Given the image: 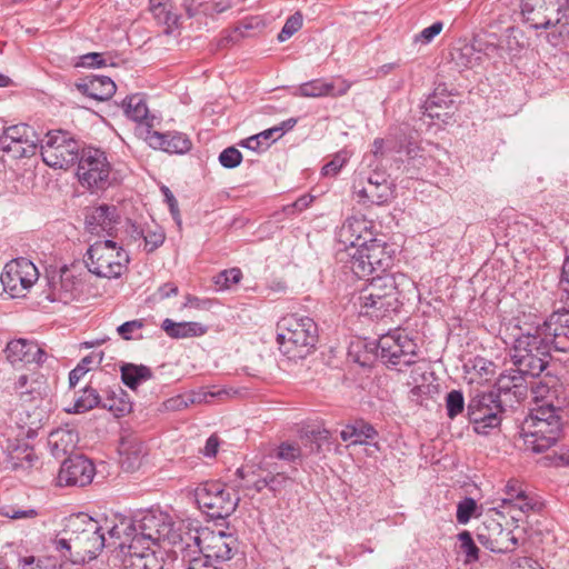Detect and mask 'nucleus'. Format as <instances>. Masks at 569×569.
Returning a JSON list of instances; mask_svg holds the SVG:
<instances>
[{
	"mask_svg": "<svg viewBox=\"0 0 569 569\" xmlns=\"http://www.w3.org/2000/svg\"><path fill=\"white\" fill-rule=\"evenodd\" d=\"M164 512L148 511L138 520L131 518L132 529L122 535L113 548L123 555L124 569H162L163 552L160 545L162 537H168Z\"/></svg>",
	"mask_w": 569,
	"mask_h": 569,
	"instance_id": "obj_1",
	"label": "nucleus"
},
{
	"mask_svg": "<svg viewBox=\"0 0 569 569\" xmlns=\"http://www.w3.org/2000/svg\"><path fill=\"white\" fill-rule=\"evenodd\" d=\"M73 551L77 560L84 562L97 558L104 547H113L122 535L132 529L131 518L112 515L101 520L78 515L69 521Z\"/></svg>",
	"mask_w": 569,
	"mask_h": 569,
	"instance_id": "obj_2",
	"label": "nucleus"
},
{
	"mask_svg": "<svg viewBox=\"0 0 569 569\" xmlns=\"http://www.w3.org/2000/svg\"><path fill=\"white\" fill-rule=\"evenodd\" d=\"M566 406V398L560 399L557 393L535 397L522 425V437L528 449L540 453L556 445L561 431L559 411Z\"/></svg>",
	"mask_w": 569,
	"mask_h": 569,
	"instance_id": "obj_3",
	"label": "nucleus"
},
{
	"mask_svg": "<svg viewBox=\"0 0 569 569\" xmlns=\"http://www.w3.org/2000/svg\"><path fill=\"white\" fill-rule=\"evenodd\" d=\"M513 329L512 360L520 370L532 377L542 372L550 357L551 339L539 322L518 319Z\"/></svg>",
	"mask_w": 569,
	"mask_h": 569,
	"instance_id": "obj_4",
	"label": "nucleus"
},
{
	"mask_svg": "<svg viewBox=\"0 0 569 569\" xmlns=\"http://www.w3.org/2000/svg\"><path fill=\"white\" fill-rule=\"evenodd\" d=\"M318 341V327L306 316L287 315L277 323V342L280 352L291 361L311 355Z\"/></svg>",
	"mask_w": 569,
	"mask_h": 569,
	"instance_id": "obj_5",
	"label": "nucleus"
},
{
	"mask_svg": "<svg viewBox=\"0 0 569 569\" xmlns=\"http://www.w3.org/2000/svg\"><path fill=\"white\" fill-rule=\"evenodd\" d=\"M520 9L532 28H556L560 37H569L568 0H521Z\"/></svg>",
	"mask_w": 569,
	"mask_h": 569,
	"instance_id": "obj_6",
	"label": "nucleus"
},
{
	"mask_svg": "<svg viewBox=\"0 0 569 569\" xmlns=\"http://www.w3.org/2000/svg\"><path fill=\"white\" fill-rule=\"evenodd\" d=\"M129 254L112 240L96 241L92 243L86 258L88 270L107 279H117L127 270Z\"/></svg>",
	"mask_w": 569,
	"mask_h": 569,
	"instance_id": "obj_7",
	"label": "nucleus"
},
{
	"mask_svg": "<svg viewBox=\"0 0 569 569\" xmlns=\"http://www.w3.org/2000/svg\"><path fill=\"white\" fill-rule=\"evenodd\" d=\"M199 509L211 519H224L232 515L240 501L239 496L220 481H206L194 489Z\"/></svg>",
	"mask_w": 569,
	"mask_h": 569,
	"instance_id": "obj_8",
	"label": "nucleus"
},
{
	"mask_svg": "<svg viewBox=\"0 0 569 569\" xmlns=\"http://www.w3.org/2000/svg\"><path fill=\"white\" fill-rule=\"evenodd\" d=\"M77 177L89 189L108 188L112 183L111 164L104 151L97 148L82 149L78 158Z\"/></svg>",
	"mask_w": 569,
	"mask_h": 569,
	"instance_id": "obj_9",
	"label": "nucleus"
},
{
	"mask_svg": "<svg viewBox=\"0 0 569 569\" xmlns=\"http://www.w3.org/2000/svg\"><path fill=\"white\" fill-rule=\"evenodd\" d=\"M43 162L56 169H68L80 156V144L62 130L48 132L41 142Z\"/></svg>",
	"mask_w": 569,
	"mask_h": 569,
	"instance_id": "obj_10",
	"label": "nucleus"
},
{
	"mask_svg": "<svg viewBox=\"0 0 569 569\" xmlns=\"http://www.w3.org/2000/svg\"><path fill=\"white\" fill-rule=\"evenodd\" d=\"M500 393H477L468 405V417L478 435H488L501 423Z\"/></svg>",
	"mask_w": 569,
	"mask_h": 569,
	"instance_id": "obj_11",
	"label": "nucleus"
},
{
	"mask_svg": "<svg viewBox=\"0 0 569 569\" xmlns=\"http://www.w3.org/2000/svg\"><path fill=\"white\" fill-rule=\"evenodd\" d=\"M378 356L389 366H410L418 358V345L405 331H395L380 337Z\"/></svg>",
	"mask_w": 569,
	"mask_h": 569,
	"instance_id": "obj_12",
	"label": "nucleus"
},
{
	"mask_svg": "<svg viewBox=\"0 0 569 569\" xmlns=\"http://www.w3.org/2000/svg\"><path fill=\"white\" fill-rule=\"evenodd\" d=\"M39 137L34 129L26 123L1 128L0 150L12 158L31 157L38 148Z\"/></svg>",
	"mask_w": 569,
	"mask_h": 569,
	"instance_id": "obj_13",
	"label": "nucleus"
},
{
	"mask_svg": "<svg viewBox=\"0 0 569 569\" xmlns=\"http://www.w3.org/2000/svg\"><path fill=\"white\" fill-rule=\"evenodd\" d=\"M353 194L359 203L383 204L388 202L393 194L391 183L388 177L382 172H372L363 174L359 172L353 183Z\"/></svg>",
	"mask_w": 569,
	"mask_h": 569,
	"instance_id": "obj_14",
	"label": "nucleus"
},
{
	"mask_svg": "<svg viewBox=\"0 0 569 569\" xmlns=\"http://www.w3.org/2000/svg\"><path fill=\"white\" fill-rule=\"evenodd\" d=\"M39 272L32 261L17 258L6 263L0 280L12 297L23 296L38 280Z\"/></svg>",
	"mask_w": 569,
	"mask_h": 569,
	"instance_id": "obj_15",
	"label": "nucleus"
},
{
	"mask_svg": "<svg viewBox=\"0 0 569 569\" xmlns=\"http://www.w3.org/2000/svg\"><path fill=\"white\" fill-rule=\"evenodd\" d=\"M478 542L492 552H511L518 546V539L512 530L503 528L501 522L486 516L476 529Z\"/></svg>",
	"mask_w": 569,
	"mask_h": 569,
	"instance_id": "obj_16",
	"label": "nucleus"
},
{
	"mask_svg": "<svg viewBox=\"0 0 569 569\" xmlns=\"http://www.w3.org/2000/svg\"><path fill=\"white\" fill-rule=\"evenodd\" d=\"M168 537H162L163 543L172 547H179L183 553V559L193 558L194 553L201 552L202 549V533L206 528L193 527L191 523L181 522L177 528L171 517L164 512Z\"/></svg>",
	"mask_w": 569,
	"mask_h": 569,
	"instance_id": "obj_17",
	"label": "nucleus"
},
{
	"mask_svg": "<svg viewBox=\"0 0 569 569\" xmlns=\"http://www.w3.org/2000/svg\"><path fill=\"white\" fill-rule=\"evenodd\" d=\"M96 473L94 466L91 460L83 456H73L63 460L57 476V485L79 486L89 485Z\"/></svg>",
	"mask_w": 569,
	"mask_h": 569,
	"instance_id": "obj_18",
	"label": "nucleus"
},
{
	"mask_svg": "<svg viewBox=\"0 0 569 569\" xmlns=\"http://www.w3.org/2000/svg\"><path fill=\"white\" fill-rule=\"evenodd\" d=\"M4 353L8 362L17 369H22L30 365L40 366L47 358L46 351L37 342L27 339L9 341Z\"/></svg>",
	"mask_w": 569,
	"mask_h": 569,
	"instance_id": "obj_19",
	"label": "nucleus"
},
{
	"mask_svg": "<svg viewBox=\"0 0 569 569\" xmlns=\"http://www.w3.org/2000/svg\"><path fill=\"white\" fill-rule=\"evenodd\" d=\"M202 535V549L197 557H203L209 562H223L232 558L236 541L231 536L209 528H206Z\"/></svg>",
	"mask_w": 569,
	"mask_h": 569,
	"instance_id": "obj_20",
	"label": "nucleus"
},
{
	"mask_svg": "<svg viewBox=\"0 0 569 569\" xmlns=\"http://www.w3.org/2000/svg\"><path fill=\"white\" fill-rule=\"evenodd\" d=\"M339 239L347 250L367 244L375 239L372 222L365 217H350L341 226Z\"/></svg>",
	"mask_w": 569,
	"mask_h": 569,
	"instance_id": "obj_21",
	"label": "nucleus"
},
{
	"mask_svg": "<svg viewBox=\"0 0 569 569\" xmlns=\"http://www.w3.org/2000/svg\"><path fill=\"white\" fill-rule=\"evenodd\" d=\"M143 139L153 149H159L168 153L182 154L188 152L192 143L187 134L181 132H167L150 130L147 128L143 132Z\"/></svg>",
	"mask_w": 569,
	"mask_h": 569,
	"instance_id": "obj_22",
	"label": "nucleus"
},
{
	"mask_svg": "<svg viewBox=\"0 0 569 569\" xmlns=\"http://www.w3.org/2000/svg\"><path fill=\"white\" fill-rule=\"evenodd\" d=\"M118 223L119 214L114 206L100 204L88 209L86 213V229L92 234L106 232L112 236Z\"/></svg>",
	"mask_w": 569,
	"mask_h": 569,
	"instance_id": "obj_23",
	"label": "nucleus"
},
{
	"mask_svg": "<svg viewBox=\"0 0 569 569\" xmlns=\"http://www.w3.org/2000/svg\"><path fill=\"white\" fill-rule=\"evenodd\" d=\"M118 451L121 468L128 472L138 470L147 456L144 442L132 433L121 437Z\"/></svg>",
	"mask_w": 569,
	"mask_h": 569,
	"instance_id": "obj_24",
	"label": "nucleus"
},
{
	"mask_svg": "<svg viewBox=\"0 0 569 569\" xmlns=\"http://www.w3.org/2000/svg\"><path fill=\"white\" fill-rule=\"evenodd\" d=\"M350 83L342 80L339 84L325 79H315L300 84L293 92L296 97L321 98V97H341L348 92Z\"/></svg>",
	"mask_w": 569,
	"mask_h": 569,
	"instance_id": "obj_25",
	"label": "nucleus"
},
{
	"mask_svg": "<svg viewBox=\"0 0 569 569\" xmlns=\"http://www.w3.org/2000/svg\"><path fill=\"white\" fill-rule=\"evenodd\" d=\"M74 86L80 93L99 101L111 98L117 90L112 79L106 76H90Z\"/></svg>",
	"mask_w": 569,
	"mask_h": 569,
	"instance_id": "obj_26",
	"label": "nucleus"
},
{
	"mask_svg": "<svg viewBox=\"0 0 569 569\" xmlns=\"http://www.w3.org/2000/svg\"><path fill=\"white\" fill-rule=\"evenodd\" d=\"M377 293L381 301V306L396 311L399 307V291L396 277L393 274H382L372 278L367 283Z\"/></svg>",
	"mask_w": 569,
	"mask_h": 569,
	"instance_id": "obj_27",
	"label": "nucleus"
},
{
	"mask_svg": "<svg viewBox=\"0 0 569 569\" xmlns=\"http://www.w3.org/2000/svg\"><path fill=\"white\" fill-rule=\"evenodd\" d=\"M380 301L381 298L367 283L352 296L353 306L359 313L371 318H382L392 311L381 306Z\"/></svg>",
	"mask_w": 569,
	"mask_h": 569,
	"instance_id": "obj_28",
	"label": "nucleus"
},
{
	"mask_svg": "<svg viewBox=\"0 0 569 569\" xmlns=\"http://www.w3.org/2000/svg\"><path fill=\"white\" fill-rule=\"evenodd\" d=\"M362 252L368 262H370L371 273L375 271H386L392 263V258L387 251L386 244L376 238L367 244H362Z\"/></svg>",
	"mask_w": 569,
	"mask_h": 569,
	"instance_id": "obj_29",
	"label": "nucleus"
},
{
	"mask_svg": "<svg viewBox=\"0 0 569 569\" xmlns=\"http://www.w3.org/2000/svg\"><path fill=\"white\" fill-rule=\"evenodd\" d=\"M453 100L446 88L438 87L432 94L428 97L423 104V113L430 119L447 122L450 112H437V109H452Z\"/></svg>",
	"mask_w": 569,
	"mask_h": 569,
	"instance_id": "obj_30",
	"label": "nucleus"
},
{
	"mask_svg": "<svg viewBox=\"0 0 569 569\" xmlns=\"http://www.w3.org/2000/svg\"><path fill=\"white\" fill-rule=\"evenodd\" d=\"M78 442V435L69 429H57L50 432L48 437V447L51 455L60 458L71 453Z\"/></svg>",
	"mask_w": 569,
	"mask_h": 569,
	"instance_id": "obj_31",
	"label": "nucleus"
},
{
	"mask_svg": "<svg viewBox=\"0 0 569 569\" xmlns=\"http://www.w3.org/2000/svg\"><path fill=\"white\" fill-rule=\"evenodd\" d=\"M50 287L51 292L49 298L51 301H61L63 303L71 301L78 291L77 283L71 278V276L67 274L66 272L59 274L58 280L52 277L50 280Z\"/></svg>",
	"mask_w": 569,
	"mask_h": 569,
	"instance_id": "obj_32",
	"label": "nucleus"
},
{
	"mask_svg": "<svg viewBox=\"0 0 569 569\" xmlns=\"http://www.w3.org/2000/svg\"><path fill=\"white\" fill-rule=\"evenodd\" d=\"M378 436L377 430L372 425L358 420L352 425H347L346 428L340 432V437L343 441L352 440V445H365L367 440L375 439Z\"/></svg>",
	"mask_w": 569,
	"mask_h": 569,
	"instance_id": "obj_33",
	"label": "nucleus"
},
{
	"mask_svg": "<svg viewBox=\"0 0 569 569\" xmlns=\"http://www.w3.org/2000/svg\"><path fill=\"white\" fill-rule=\"evenodd\" d=\"M161 328L174 339L199 337L206 333V328L199 322H174L171 319H164Z\"/></svg>",
	"mask_w": 569,
	"mask_h": 569,
	"instance_id": "obj_34",
	"label": "nucleus"
},
{
	"mask_svg": "<svg viewBox=\"0 0 569 569\" xmlns=\"http://www.w3.org/2000/svg\"><path fill=\"white\" fill-rule=\"evenodd\" d=\"M99 407L110 411L114 417H121L132 410L128 393H99Z\"/></svg>",
	"mask_w": 569,
	"mask_h": 569,
	"instance_id": "obj_35",
	"label": "nucleus"
},
{
	"mask_svg": "<svg viewBox=\"0 0 569 569\" xmlns=\"http://www.w3.org/2000/svg\"><path fill=\"white\" fill-rule=\"evenodd\" d=\"M297 124L296 118H290L283 121L280 126L267 129L258 134L249 137L248 139L241 142V146L248 148L250 150H258L260 146V138L272 139L276 141L279 139L286 131L291 130Z\"/></svg>",
	"mask_w": 569,
	"mask_h": 569,
	"instance_id": "obj_36",
	"label": "nucleus"
},
{
	"mask_svg": "<svg viewBox=\"0 0 569 569\" xmlns=\"http://www.w3.org/2000/svg\"><path fill=\"white\" fill-rule=\"evenodd\" d=\"M152 378V371L143 365L126 363L121 367L122 382L130 389L138 388L141 383Z\"/></svg>",
	"mask_w": 569,
	"mask_h": 569,
	"instance_id": "obj_37",
	"label": "nucleus"
},
{
	"mask_svg": "<svg viewBox=\"0 0 569 569\" xmlns=\"http://www.w3.org/2000/svg\"><path fill=\"white\" fill-rule=\"evenodd\" d=\"M540 506L538 499L527 492L505 509L508 511L511 519L518 522L522 520V516L527 517L530 512L539 510Z\"/></svg>",
	"mask_w": 569,
	"mask_h": 569,
	"instance_id": "obj_38",
	"label": "nucleus"
},
{
	"mask_svg": "<svg viewBox=\"0 0 569 569\" xmlns=\"http://www.w3.org/2000/svg\"><path fill=\"white\" fill-rule=\"evenodd\" d=\"M207 393H176L162 402V410L168 412L180 411L191 405L206 401Z\"/></svg>",
	"mask_w": 569,
	"mask_h": 569,
	"instance_id": "obj_39",
	"label": "nucleus"
},
{
	"mask_svg": "<svg viewBox=\"0 0 569 569\" xmlns=\"http://www.w3.org/2000/svg\"><path fill=\"white\" fill-rule=\"evenodd\" d=\"M122 108L124 114L136 122L147 121L148 119L149 110L146 100L139 93L127 97L122 102Z\"/></svg>",
	"mask_w": 569,
	"mask_h": 569,
	"instance_id": "obj_40",
	"label": "nucleus"
},
{
	"mask_svg": "<svg viewBox=\"0 0 569 569\" xmlns=\"http://www.w3.org/2000/svg\"><path fill=\"white\" fill-rule=\"evenodd\" d=\"M169 0H150V11L153 18L167 27L166 32H171L178 26L179 17L168 9Z\"/></svg>",
	"mask_w": 569,
	"mask_h": 569,
	"instance_id": "obj_41",
	"label": "nucleus"
},
{
	"mask_svg": "<svg viewBox=\"0 0 569 569\" xmlns=\"http://www.w3.org/2000/svg\"><path fill=\"white\" fill-rule=\"evenodd\" d=\"M540 325L549 339H553V333L562 336L569 332V311L553 312Z\"/></svg>",
	"mask_w": 569,
	"mask_h": 569,
	"instance_id": "obj_42",
	"label": "nucleus"
},
{
	"mask_svg": "<svg viewBox=\"0 0 569 569\" xmlns=\"http://www.w3.org/2000/svg\"><path fill=\"white\" fill-rule=\"evenodd\" d=\"M348 268L358 278H363L371 274L370 262L365 258L361 247H353L348 249Z\"/></svg>",
	"mask_w": 569,
	"mask_h": 569,
	"instance_id": "obj_43",
	"label": "nucleus"
},
{
	"mask_svg": "<svg viewBox=\"0 0 569 569\" xmlns=\"http://www.w3.org/2000/svg\"><path fill=\"white\" fill-rule=\"evenodd\" d=\"M412 380L415 386L411 391H439L440 389V385L431 371L417 368L412 371Z\"/></svg>",
	"mask_w": 569,
	"mask_h": 569,
	"instance_id": "obj_44",
	"label": "nucleus"
},
{
	"mask_svg": "<svg viewBox=\"0 0 569 569\" xmlns=\"http://www.w3.org/2000/svg\"><path fill=\"white\" fill-rule=\"evenodd\" d=\"M455 59L458 66L472 69L481 63L482 57L475 44H465L459 49Z\"/></svg>",
	"mask_w": 569,
	"mask_h": 569,
	"instance_id": "obj_45",
	"label": "nucleus"
},
{
	"mask_svg": "<svg viewBox=\"0 0 569 569\" xmlns=\"http://www.w3.org/2000/svg\"><path fill=\"white\" fill-rule=\"evenodd\" d=\"M94 407H99V393H82L74 400L72 407H68L64 410L68 413H83Z\"/></svg>",
	"mask_w": 569,
	"mask_h": 569,
	"instance_id": "obj_46",
	"label": "nucleus"
},
{
	"mask_svg": "<svg viewBox=\"0 0 569 569\" xmlns=\"http://www.w3.org/2000/svg\"><path fill=\"white\" fill-rule=\"evenodd\" d=\"M242 278V272L239 268H231L223 270L213 277V282L219 290L230 289L232 284L238 283Z\"/></svg>",
	"mask_w": 569,
	"mask_h": 569,
	"instance_id": "obj_47",
	"label": "nucleus"
},
{
	"mask_svg": "<svg viewBox=\"0 0 569 569\" xmlns=\"http://www.w3.org/2000/svg\"><path fill=\"white\" fill-rule=\"evenodd\" d=\"M527 491L523 489V486L518 480L511 479L505 486V497L500 499L501 503L500 508H507L515 500L522 497Z\"/></svg>",
	"mask_w": 569,
	"mask_h": 569,
	"instance_id": "obj_48",
	"label": "nucleus"
},
{
	"mask_svg": "<svg viewBox=\"0 0 569 569\" xmlns=\"http://www.w3.org/2000/svg\"><path fill=\"white\" fill-rule=\"evenodd\" d=\"M303 17L300 12H296L290 16L282 27L281 31L278 34V40L280 42L287 41L291 38L297 31H299L302 27Z\"/></svg>",
	"mask_w": 569,
	"mask_h": 569,
	"instance_id": "obj_49",
	"label": "nucleus"
},
{
	"mask_svg": "<svg viewBox=\"0 0 569 569\" xmlns=\"http://www.w3.org/2000/svg\"><path fill=\"white\" fill-rule=\"evenodd\" d=\"M254 472H247L244 468H238L236 471V476L240 480H246V488H253L256 491L260 492L264 488H269V476L268 473L263 477H259L257 479H250V476H253Z\"/></svg>",
	"mask_w": 569,
	"mask_h": 569,
	"instance_id": "obj_50",
	"label": "nucleus"
},
{
	"mask_svg": "<svg viewBox=\"0 0 569 569\" xmlns=\"http://www.w3.org/2000/svg\"><path fill=\"white\" fill-rule=\"evenodd\" d=\"M144 236V230L139 228V226L127 221L126 229L123 231V236L121 237V241L126 246L137 244L139 248L142 246V238Z\"/></svg>",
	"mask_w": 569,
	"mask_h": 569,
	"instance_id": "obj_51",
	"label": "nucleus"
},
{
	"mask_svg": "<svg viewBox=\"0 0 569 569\" xmlns=\"http://www.w3.org/2000/svg\"><path fill=\"white\" fill-rule=\"evenodd\" d=\"M302 456L301 449L298 445L282 442L276 452V457L280 460L295 462L300 460Z\"/></svg>",
	"mask_w": 569,
	"mask_h": 569,
	"instance_id": "obj_52",
	"label": "nucleus"
},
{
	"mask_svg": "<svg viewBox=\"0 0 569 569\" xmlns=\"http://www.w3.org/2000/svg\"><path fill=\"white\" fill-rule=\"evenodd\" d=\"M477 503L472 498H465L457 506V521L461 525H466L471 519L476 511Z\"/></svg>",
	"mask_w": 569,
	"mask_h": 569,
	"instance_id": "obj_53",
	"label": "nucleus"
},
{
	"mask_svg": "<svg viewBox=\"0 0 569 569\" xmlns=\"http://www.w3.org/2000/svg\"><path fill=\"white\" fill-rule=\"evenodd\" d=\"M164 241V233L160 228L154 230L144 231V236L142 238L143 249L148 252L156 250L160 247Z\"/></svg>",
	"mask_w": 569,
	"mask_h": 569,
	"instance_id": "obj_54",
	"label": "nucleus"
},
{
	"mask_svg": "<svg viewBox=\"0 0 569 569\" xmlns=\"http://www.w3.org/2000/svg\"><path fill=\"white\" fill-rule=\"evenodd\" d=\"M242 161L241 152L234 148L229 147L224 149L219 156V162L222 167L232 169L238 167Z\"/></svg>",
	"mask_w": 569,
	"mask_h": 569,
	"instance_id": "obj_55",
	"label": "nucleus"
},
{
	"mask_svg": "<svg viewBox=\"0 0 569 569\" xmlns=\"http://www.w3.org/2000/svg\"><path fill=\"white\" fill-rule=\"evenodd\" d=\"M447 412L450 419H453L463 411L465 400L462 393H448L446 399Z\"/></svg>",
	"mask_w": 569,
	"mask_h": 569,
	"instance_id": "obj_56",
	"label": "nucleus"
},
{
	"mask_svg": "<svg viewBox=\"0 0 569 569\" xmlns=\"http://www.w3.org/2000/svg\"><path fill=\"white\" fill-rule=\"evenodd\" d=\"M442 29L443 23L441 21H437L416 34L415 42L428 44L442 31Z\"/></svg>",
	"mask_w": 569,
	"mask_h": 569,
	"instance_id": "obj_57",
	"label": "nucleus"
},
{
	"mask_svg": "<svg viewBox=\"0 0 569 569\" xmlns=\"http://www.w3.org/2000/svg\"><path fill=\"white\" fill-rule=\"evenodd\" d=\"M460 547L469 560H478L479 549L472 540L470 532L459 533Z\"/></svg>",
	"mask_w": 569,
	"mask_h": 569,
	"instance_id": "obj_58",
	"label": "nucleus"
},
{
	"mask_svg": "<svg viewBox=\"0 0 569 569\" xmlns=\"http://www.w3.org/2000/svg\"><path fill=\"white\" fill-rule=\"evenodd\" d=\"M348 161V154L347 152H339L337 153L331 161H329L326 166L322 168V174L323 176H336L340 169L346 164Z\"/></svg>",
	"mask_w": 569,
	"mask_h": 569,
	"instance_id": "obj_59",
	"label": "nucleus"
},
{
	"mask_svg": "<svg viewBox=\"0 0 569 569\" xmlns=\"http://www.w3.org/2000/svg\"><path fill=\"white\" fill-rule=\"evenodd\" d=\"M212 305V300L207 298H199L197 296L187 295L182 308H191L197 310H208Z\"/></svg>",
	"mask_w": 569,
	"mask_h": 569,
	"instance_id": "obj_60",
	"label": "nucleus"
},
{
	"mask_svg": "<svg viewBox=\"0 0 569 569\" xmlns=\"http://www.w3.org/2000/svg\"><path fill=\"white\" fill-rule=\"evenodd\" d=\"M269 476V489L273 492H278L281 489L286 488L288 482L290 481V478L283 473V472H277V473H268Z\"/></svg>",
	"mask_w": 569,
	"mask_h": 569,
	"instance_id": "obj_61",
	"label": "nucleus"
},
{
	"mask_svg": "<svg viewBox=\"0 0 569 569\" xmlns=\"http://www.w3.org/2000/svg\"><path fill=\"white\" fill-rule=\"evenodd\" d=\"M142 326L143 323L140 320L127 321L119 326L117 331L123 339L129 340L132 338V333L140 330Z\"/></svg>",
	"mask_w": 569,
	"mask_h": 569,
	"instance_id": "obj_62",
	"label": "nucleus"
},
{
	"mask_svg": "<svg viewBox=\"0 0 569 569\" xmlns=\"http://www.w3.org/2000/svg\"><path fill=\"white\" fill-rule=\"evenodd\" d=\"M312 200H313L312 196H309V194L301 196L293 203L286 206L284 212L287 214H292L296 211H302L311 204Z\"/></svg>",
	"mask_w": 569,
	"mask_h": 569,
	"instance_id": "obj_63",
	"label": "nucleus"
},
{
	"mask_svg": "<svg viewBox=\"0 0 569 569\" xmlns=\"http://www.w3.org/2000/svg\"><path fill=\"white\" fill-rule=\"evenodd\" d=\"M102 359H103L102 352H91L90 355L82 358L78 365L81 366L82 368H84L83 370L89 372L93 368L99 367Z\"/></svg>",
	"mask_w": 569,
	"mask_h": 569,
	"instance_id": "obj_64",
	"label": "nucleus"
}]
</instances>
